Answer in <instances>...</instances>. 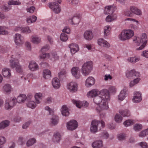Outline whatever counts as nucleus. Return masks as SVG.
Here are the masks:
<instances>
[{
	"mask_svg": "<svg viewBox=\"0 0 148 148\" xmlns=\"http://www.w3.org/2000/svg\"><path fill=\"white\" fill-rule=\"evenodd\" d=\"M6 142V139L4 136H0V146L4 144Z\"/></svg>",
	"mask_w": 148,
	"mask_h": 148,
	"instance_id": "60",
	"label": "nucleus"
},
{
	"mask_svg": "<svg viewBox=\"0 0 148 148\" xmlns=\"http://www.w3.org/2000/svg\"><path fill=\"white\" fill-rule=\"evenodd\" d=\"M10 122L8 120L3 121L0 123V130L4 129L8 126L10 124Z\"/></svg>",
	"mask_w": 148,
	"mask_h": 148,
	"instance_id": "35",
	"label": "nucleus"
},
{
	"mask_svg": "<svg viewBox=\"0 0 148 148\" xmlns=\"http://www.w3.org/2000/svg\"><path fill=\"white\" fill-rule=\"evenodd\" d=\"M108 90L110 93H115L116 92V88L114 86H110Z\"/></svg>",
	"mask_w": 148,
	"mask_h": 148,
	"instance_id": "59",
	"label": "nucleus"
},
{
	"mask_svg": "<svg viewBox=\"0 0 148 148\" xmlns=\"http://www.w3.org/2000/svg\"><path fill=\"white\" fill-rule=\"evenodd\" d=\"M147 36L145 34H142L140 36H134L133 38V43L137 46L142 45L137 49L138 50L143 49L145 47L147 42Z\"/></svg>",
	"mask_w": 148,
	"mask_h": 148,
	"instance_id": "2",
	"label": "nucleus"
},
{
	"mask_svg": "<svg viewBox=\"0 0 148 148\" xmlns=\"http://www.w3.org/2000/svg\"><path fill=\"white\" fill-rule=\"evenodd\" d=\"M111 29V28L110 25H107L104 27L103 33L104 38H106L109 34Z\"/></svg>",
	"mask_w": 148,
	"mask_h": 148,
	"instance_id": "33",
	"label": "nucleus"
},
{
	"mask_svg": "<svg viewBox=\"0 0 148 148\" xmlns=\"http://www.w3.org/2000/svg\"><path fill=\"white\" fill-rule=\"evenodd\" d=\"M105 126L104 121L102 120L100 121L96 120H93L91 123L90 128V132L92 133H95L98 130H101Z\"/></svg>",
	"mask_w": 148,
	"mask_h": 148,
	"instance_id": "3",
	"label": "nucleus"
},
{
	"mask_svg": "<svg viewBox=\"0 0 148 148\" xmlns=\"http://www.w3.org/2000/svg\"><path fill=\"white\" fill-rule=\"evenodd\" d=\"M2 73L3 75L7 78H10L11 76L10 70L7 68H4L2 70Z\"/></svg>",
	"mask_w": 148,
	"mask_h": 148,
	"instance_id": "28",
	"label": "nucleus"
},
{
	"mask_svg": "<svg viewBox=\"0 0 148 148\" xmlns=\"http://www.w3.org/2000/svg\"><path fill=\"white\" fill-rule=\"evenodd\" d=\"M60 140V135L59 133L57 132L53 135V141L55 143H58Z\"/></svg>",
	"mask_w": 148,
	"mask_h": 148,
	"instance_id": "39",
	"label": "nucleus"
},
{
	"mask_svg": "<svg viewBox=\"0 0 148 148\" xmlns=\"http://www.w3.org/2000/svg\"><path fill=\"white\" fill-rule=\"evenodd\" d=\"M140 59L139 57H132L128 58L127 59L128 62L132 63H135L136 62L138 61Z\"/></svg>",
	"mask_w": 148,
	"mask_h": 148,
	"instance_id": "40",
	"label": "nucleus"
},
{
	"mask_svg": "<svg viewBox=\"0 0 148 148\" xmlns=\"http://www.w3.org/2000/svg\"><path fill=\"white\" fill-rule=\"evenodd\" d=\"M133 70L130 71H127L126 74V77L128 78H132L133 74Z\"/></svg>",
	"mask_w": 148,
	"mask_h": 148,
	"instance_id": "57",
	"label": "nucleus"
},
{
	"mask_svg": "<svg viewBox=\"0 0 148 148\" xmlns=\"http://www.w3.org/2000/svg\"><path fill=\"white\" fill-rule=\"evenodd\" d=\"M134 123V120H128L123 122V124L125 127H127L133 125Z\"/></svg>",
	"mask_w": 148,
	"mask_h": 148,
	"instance_id": "46",
	"label": "nucleus"
},
{
	"mask_svg": "<svg viewBox=\"0 0 148 148\" xmlns=\"http://www.w3.org/2000/svg\"><path fill=\"white\" fill-rule=\"evenodd\" d=\"M134 34V31L131 29H124L119 34L118 38L121 41H125L131 38L133 36Z\"/></svg>",
	"mask_w": 148,
	"mask_h": 148,
	"instance_id": "5",
	"label": "nucleus"
},
{
	"mask_svg": "<svg viewBox=\"0 0 148 148\" xmlns=\"http://www.w3.org/2000/svg\"><path fill=\"white\" fill-rule=\"evenodd\" d=\"M36 140L35 138H30L26 142V145L27 147L31 146L36 143Z\"/></svg>",
	"mask_w": 148,
	"mask_h": 148,
	"instance_id": "44",
	"label": "nucleus"
},
{
	"mask_svg": "<svg viewBox=\"0 0 148 148\" xmlns=\"http://www.w3.org/2000/svg\"><path fill=\"white\" fill-rule=\"evenodd\" d=\"M143 126L140 124H136L134 126L133 129L136 132H139L142 130Z\"/></svg>",
	"mask_w": 148,
	"mask_h": 148,
	"instance_id": "48",
	"label": "nucleus"
},
{
	"mask_svg": "<svg viewBox=\"0 0 148 148\" xmlns=\"http://www.w3.org/2000/svg\"><path fill=\"white\" fill-rule=\"evenodd\" d=\"M8 4L10 5H20L21 4V3L19 0H12L9 1Z\"/></svg>",
	"mask_w": 148,
	"mask_h": 148,
	"instance_id": "49",
	"label": "nucleus"
},
{
	"mask_svg": "<svg viewBox=\"0 0 148 148\" xmlns=\"http://www.w3.org/2000/svg\"><path fill=\"white\" fill-rule=\"evenodd\" d=\"M97 44L100 46L105 48H109L110 47L109 43L103 38L99 39L97 40Z\"/></svg>",
	"mask_w": 148,
	"mask_h": 148,
	"instance_id": "14",
	"label": "nucleus"
},
{
	"mask_svg": "<svg viewBox=\"0 0 148 148\" xmlns=\"http://www.w3.org/2000/svg\"><path fill=\"white\" fill-rule=\"evenodd\" d=\"M62 32L66 33L67 34L70 33V29L69 26H65L62 30Z\"/></svg>",
	"mask_w": 148,
	"mask_h": 148,
	"instance_id": "64",
	"label": "nucleus"
},
{
	"mask_svg": "<svg viewBox=\"0 0 148 148\" xmlns=\"http://www.w3.org/2000/svg\"><path fill=\"white\" fill-rule=\"evenodd\" d=\"M26 98L27 97L25 95L21 94L18 97L16 101L19 103H23L25 101Z\"/></svg>",
	"mask_w": 148,
	"mask_h": 148,
	"instance_id": "31",
	"label": "nucleus"
},
{
	"mask_svg": "<svg viewBox=\"0 0 148 148\" xmlns=\"http://www.w3.org/2000/svg\"><path fill=\"white\" fill-rule=\"evenodd\" d=\"M43 77L45 79H48L51 77L50 71L48 69H45L43 71Z\"/></svg>",
	"mask_w": 148,
	"mask_h": 148,
	"instance_id": "37",
	"label": "nucleus"
},
{
	"mask_svg": "<svg viewBox=\"0 0 148 148\" xmlns=\"http://www.w3.org/2000/svg\"><path fill=\"white\" fill-rule=\"evenodd\" d=\"M60 39L62 41L65 42L68 39V36L66 34L64 33H62L60 34Z\"/></svg>",
	"mask_w": 148,
	"mask_h": 148,
	"instance_id": "50",
	"label": "nucleus"
},
{
	"mask_svg": "<svg viewBox=\"0 0 148 148\" xmlns=\"http://www.w3.org/2000/svg\"><path fill=\"white\" fill-rule=\"evenodd\" d=\"M99 95L100 96L97 95L94 98L93 101L97 105L100 104L96 108L97 110L100 112L108 109V102L110 100V96L108 90L106 89L100 91Z\"/></svg>",
	"mask_w": 148,
	"mask_h": 148,
	"instance_id": "1",
	"label": "nucleus"
},
{
	"mask_svg": "<svg viewBox=\"0 0 148 148\" xmlns=\"http://www.w3.org/2000/svg\"><path fill=\"white\" fill-rule=\"evenodd\" d=\"M41 40V38L37 35L32 36L31 37V41L34 44H38L40 43Z\"/></svg>",
	"mask_w": 148,
	"mask_h": 148,
	"instance_id": "20",
	"label": "nucleus"
},
{
	"mask_svg": "<svg viewBox=\"0 0 148 148\" xmlns=\"http://www.w3.org/2000/svg\"><path fill=\"white\" fill-rule=\"evenodd\" d=\"M119 113L124 117H128L130 116V112L128 110H121L119 111Z\"/></svg>",
	"mask_w": 148,
	"mask_h": 148,
	"instance_id": "36",
	"label": "nucleus"
},
{
	"mask_svg": "<svg viewBox=\"0 0 148 148\" xmlns=\"http://www.w3.org/2000/svg\"><path fill=\"white\" fill-rule=\"evenodd\" d=\"M92 67V63L91 62H88L84 63L83 65L81 72L84 76H87L90 73Z\"/></svg>",
	"mask_w": 148,
	"mask_h": 148,
	"instance_id": "7",
	"label": "nucleus"
},
{
	"mask_svg": "<svg viewBox=\"0 0 148 148\" xmlns=\"http://www.w3.org/2000/svg\"><path fill=\"white\" fill-rule=\"evenodd\" d=\"M114 119L116 122L120 123L122 121L123 118L119 114H116L115 116Z\"/></svg>",
	"mask_w": 148,
	"mask_h": 148,
	"instance_id": "51",
	"label": "nucleus"
},
{
	"mask_svg": "<svg viewBox=\"0 0 148 148\" xmlns=\"http://www.w3.org/2000/svg\"><path fill=\"white\" fill-rule=\"evenodd\" d=\"M78 84L74 82H72L68 83L67 85V88L70 92H75L78 89Z\"/></svg>",
	"mask_w": 148,
	"mask_h": 148,
	"instance_id": "10",
	"label": "nucleus"
},
{
	"mask_svg": "<svg viewBox=\"0 0 148 148\" xmlns=\"http://www.w3.org/2000/svg\"><path fill=\"white\" fill-rule=\"evenodd\" d=\"M35 10V8L34 6H32L26 9L27 12L30 13H33Z\"/></svg>",
	"mask_w": 148,
	"mask_h": 148,
	"instance_id": "63",
	"label": "nucleus"
},
{
	"mask_svg": "<svg viewBox=\"0 0 148 148\" xmlns=\"http://www.w3.org/2000/svg\"><path fill=\"white\" fill-rule=\"evenodd\" d=\"M130 10L132 12V13L136 15L140 16L142 14L141 10L135 7L131 6L130 8Z\"/></svg>",
	"mask_w": 148,
	"mask_h": 148,
	"instance_id": "22",
	"label": "nucleus"
},
{
	"mask_svg": "<svg viewBox=\"0 0 148 148\" xmlns=\"http://www.w3.org/2000/svg\"><path fill=\"white\" fill-rule=\"evenodd\" d=\"M141 93L139 92H136L134 94L132 99L133 101L135 103H138L141 101L142 97Z\"/></svg>",
	"mask_w": 148,
	"mask_h": 148,
	"instance_id": "18",
	"label": "nucleus"
},
{
	"mask_svg": "<svg viewBox=\"0 0 148 148\" xmlns=\"http://www.w3.org/2000/svg\"><path fill=\"white\" fill-rule=\"evenodd\" d=\"M49 7L55 13L58 14L61 11L60 6L59 4L56 3L55 2L50 3L49 5Z\"/></svg>",
	"mask_w": 148,
	"mask_h": 148,
	"instance_id": "12",
	"label": "nucleus"
},
{
	"mask_svg": "<svg viewBox=\"0 0 148 148\" xmlns=\"http://www.w3.org/2000/svg\"><path fill=\"white\" fill-rule=\"evenodd\" d=\"M124 14L125 16H127L132 17L133 16V15L132 12L130 10H127L124 11Z\"/></svg>",
	"mask_w": 148,
	"mask_h": 148,
	"instance_id": "61",
	"label": "nucleus"
},
{
	"mask_svg": "<svg viewBox=\"0 0 148 148\" xmlns=\"http://www.w3.org/2000/svg\"><path fill=\"white\" fill-rule=\"evenodd\" d=\"M113 7L112 6H108L105 7L104 13L106 14H111L114 12Z\"/></svg>",
	"mask_w": 148,
	"mask_h": 148,
	"instance_id": "27",
	"label": "nucleus"
},
{
	"mask_svg": "<svg viewBox=\"0 0 148 148\" xmlns=\"http://www.w3.org/2000/svg\"><path fill=\"white\" fill-rule=\"evenodd\" d=\"M16 97H11L8 98L5 102L4 108L6 110H10L16 104Z\"/></svg>",
	"mask_w": 148,
	"mask_h": 148,
	"instance_id": "6",
	"label": "nucleus"
},
{
	"mask_svg": "<svg viewBox=\"0 0 148 148\" xmlns=\"http://www.w3.org/2000/svg\"><path fill=\"white\" fill-rule=\"evenodd\" d=\"M127 95L126 90L125 89L122 90L118 95V99L121 101L124 100Z\"/></svg>",
	"mask_w": 148,
	"mask_h": 148,
	"instance_id": "26",
	"label": "nucleus"
},
{
	"mask_svg": "<svg viewBox=\"0 0 148 148\" xmlns=\"http://www.w3.org/2000/svg\"><path fill=\"white\" fill-rule=\"evenodd\" d=\"M117 17V16L116 14H113L111 15H108L106 17V21L107 22H110L116 20Z\"/></svg>",
	"mask_w": 148,
	"mask_h": 148,
	"instance_id": "32",
	"label": "nucleus"
},
{
	"mask_svg": "<svg viewBox=\"0 0 148 148\" xmlns=\"http://www.w3.org/2000/svg\"><path fill=\"white\" fill-rule=\"evenodd\" d=\"M12 88L10 85L8 84H5L3 87L4 92L6 93H10L12 90Z\"/></svg>",
	"mask_w": 148,
	"mask_h": 148,
	"instance_id": "34",
	"label": "nucleus"
},
{
	"mask_svg": "<svg viewBox=\"0 0 148 148\" xmlns=\"http://www.w3.org/2000/svg\"><path fill=\"white\" fill-rule=\"evenodd\" d=\"M73 103L79 108L82 107L86 108L89 105L87 101H81L79 100H73Z\"/></svg>",
	"mask_w": 148,
	"mask_h": 148,
	"instance_id": "11",
	"label": "nucleus"
},
{
	"mask_svg": "<svg viewBox=\"0 0 148 148\" xmlns=\"http://www.w3.org/2000/svg\"><path fill=\"white\" fill-rule=\"evenodd\" d=\"M100 91L97 89H94L89 91L87 93V96L89 98H94L99 94Z\"/></svg>",
	"mask_w": 148,
	"mask_h": 148,
	"instance_id": "17",
	"label": "nucleus"
},
{
	"mask_svg": "<svg viewBox=\"0 0 148 148\" xmlns=\"http://www.w3.org/2000/svg\"><path fill=\"white\" fill-rule=\"evenodd\" d=\"M59 59V57L55 53H52L51 55V60L52 61L57 60Z\"/></svg>",
	"mask_w": 148,
	"mask_h": 148,
	"instance_id": "62",
	"label": "nucleus"
},
{
	"mask_svg": "<svg viewBox=\"0 0 148 148\" xmlns=\"http://www.w3.org/2000/svg\"><path fill=\"white\" fill-rule=\"evenodd\" d=\"M78 127V123L77 121L72 120L66 124V127L68 130L72 131L75 130Z\"/></svg>",
	"mask_w": 148,
	"mask_h": 148,
	"instance_id": "9",
	"label": "nucleus"
},
{
	"mask_svg": "<svg viewBox=\"0 0 148 148\" xmlns=\"http://www.w3.org/2000/svg\"><path fill=\"white\" fill-rule=\"evenodd\" d=\"M133 79H134L136 78H140V74L139 72L133 70Z\"/></svg>",
	"mask_w": 148,
	"mask_h": 148,
	"instance_id": "56",
	"label": "nucleus"
},
{
	"mask_svg": "<svg viewBox=\"0 0 148 148\" xmlns=\"http://www.w3.org/2000/svg\"><path fill=\"white\" fill-rule=\"evenodd\" d=\"M101 137L104 139H107L109 137V134L106 131H104L101 133Z\"/></svg>",
	"mask_w": 148,
	"mask_h": 148,
	"instance_id": "52",
	"label": "nucleus"
},
{
	"mask_svg": "<svg viewBox=\"0 0 148 148\" xmlns=\"http://www.w3.org/2000/svg\"><path fill=\"white\" fill-rule=\"evenodd\" d=\"M7 28L4 26H0V35H5L8 34V32L6 30Z\"/></svg>",
	"mask_w": 148,
	"mask_h": 148,
	"instance_id": "41",
	"label": "nucleus"
},
{
	"mask_svg": "<svg viewBox=\"0 0 148 148\" xmlns=\"http://www.w3.org/2000/svg\"><path fill=\"white\" fill-rule=\"evenodd\" d=\"M80 22V19L77 17L74 16L72 19L69 20V23L73 25H77Z\"/></svg>",
	"mask_w": 148,
	"mask_h": 148,
	"instance_id": "30",
	"label": "nucleus"
},
{
	"mask_svg": "<svg viewBox=\"0 0 148 148\" xmlns=\"http://www.w3.org/2000/svg\"><path fill=\"white\" fill-rule=\"evenodd\" d=\"M32 32V30L28 26L22 27L21 33L27 34Z\"/></svg>",
	"mask_w": 148,
	"mask_h": 148,
	"instance_id": "43",
	"label": "nucleus"
},
{
	"mask_svg": "<svg viewBox=\"0 0 148 148\" xmlns=\"http://www.w3.org/2000/svg\"><path fill=\"white\" fill-rule=\"evenodd\" d=\"M42 97V94L40 92L37 93L35 94L34 98L37 104H39L40 103Z\"/></svg>",
	"mask_w": 148,
	"mask_h": 148,
	"instance_id": "29",
	"label": "nucleus"
},
{
	"mask_svg": "<svg viewBox=\"0 0 148 148\" xmlns=\"http://www.w3.org/2000/svg\"><path fill=\"white\" fill-rule=\"evenodd\" d=\"M60 110L63 116H67L69 114V111L68 108L65 105L62 106Z\"/></svg>",
	"mask_w": 148,
	"mask_h": 148,
	"instance_id": "25",
	"label": "nucleus"
},
{
	"mask_svg": "<svg viewBox=\"0 0 148 148\" xmlns=\"http://www.w3.org/2000/svg\"><path fill=\"white\" fill-rule=\"evenodd\" d=\"M20 57V56L19 54H14L11 56L10 60L11 67L12 68L15 67L16 71L18 73L22 71L21 67L19 65L18 60Z\"/></svg>",
	"mask_w": 148,
	"mask_h": 148,
	"instance_id": "4",
	"label": "nucleus"
},
{
	"mask_svg": "<svg viewBox=\"0 0 148 148\" xmlns=\"http://www.w3.org/2000/svg\"><path fill=\"white\" fill-rule=\"evenodd\" d=\"M36 103L34 101H29L27 104V106L32 109L35 108L36 106Z\"/></svg>",
	"mask_w": 148,
	"mask_h": 148,
	"instance_id": "47",
	"label": "nucleus"
},
{
	"mask_svg": "<svg viewBox=\"0 0 148 148\" xmlns=\"http://www.w3.org/2000/svg\"><path fill=\"white\" fill-rule=\"evenodd\" d=\"M39 56V58L40 59H44L45 58H49L50 56V54L48 53H43V52H40Z\"/></svg>",
	"mask_w": 148,
	"mask_h": 148,
	"instance_id": "45",
	"label": "nucleus"
},
{
	"mask_svg": "<svg viewBox=\"0 0 148 148\" xmlns=\"http://www.w3.org/2000/svg\"><path fill=\"white\" fill-rule=\"evenodd\" d=\"M126 134H120L117 135V138L119 140H123L125 139Z\"/></svg>",
	"mask_w": 148,
	"mask_h": 148,
	"instance_id": "55",
	"label": "nucleus"
},
{
	"mask_svg": "<svg viewBox=\"0 0 148 148\" xmlns=\"http://www.w3.org/2000/svg\"><path fill=\"white\" fill-rule=\"evenodd\" d=\"M50 48V46L49 45H45L43 46L40 51V52H44L48 50Z\"/></svg>",
	"mask_w": 148,
	"mask_h": 148,
	"instance_id": "53",
	"label": "nucleus"
},
{
	"mask_svg": "<svg viewBox=\"0 0 148 148\" xmlns=\"http://www.w3.org/2000/svg\"><path fill=\"white\" fill-rule=\"evenodd\" d=\"M85 38L88 40H91L93 37V33L92 31H86L84 35Z\"/></svg>",
	"mask_w": 148,
	"mask_h": 148,
	"instance_id": "24",
	"label": "nucleus"
},
{
	"mask_svg": "<svg viewBox=\"0 0 148 148\" xmlns=\"http://www.w3.org/2000/svg\"><path fill=\"white\" fill-rule=\"evenodd\" d=\"M37 19V17L36 16L32 15L30 16L27 18L26 21L28 23H31L35 22Z\"/></svg>",
	"mask_w": 148,
	"mask_h": 148,
	"instance_id": "38",
	"label": "nucleus"
},
{
	"mask_svg": "<svg viewBox=\"0 0 148 148\" xmlns=\"http://www.w3.org/2000/svg\"><path fill=\"white\" fill-rule=\"evenodd\" d=\"M25 46L27 50L28 51H30L32 49V47L30 43L29 42H27L25 43Z\"/></svg>",
	"mask_w": 148,
	"mask_h": 148,
	"instance_id": "58",
	"label": "nucleus"
},
{
	"mask_svg": "<svg viewBox=\"0 0 148 148\" xmlns=\"http://www.w3.org/2000/svg\"><path fill=\"white\" fill-rule=\"evenodd\" d=\"M95 81V79L93 77L91 76L89 77L85 81V86L87 87H90L94 84Z\"/></svg>",
	"mask_w": 148,
	"mask_h": 148,
	"instance_id": "16",
	"label": "nucleus"
},
{
	"mask_svg": "<svg viewBox=\"0 0 148 148\" xmlns=\"http://www.w3.org/2000/svg\"><path fill=\"white\" fill-rule=\"evenodd\" d=\"M14 41L17 46H21L24 43L23 37L20 34H16L14 36Z\"/></svg>",
	"mask_w": 148,
	"mask_h": 148,
	"instance_id": "8",
	"label": "nucleus"
},
{
	"mask_svg": "<svg viewBox=\"0 0 148 148\" xmlns=\"http://www.w3.org/2000/svg\"><path fill=\"white\" fill-rule=\"evenodd\" d=\"M93 148H101L103 146V142L101 140H97L93 142L91 145Z\"/></svg>",
	"mask_w": 148,
	"mask_h": 148,
	"instance_id": "21",
	"label": "nucleus"
},
{
	"mask_svg": "<svg viewBox=\"0 0 148 148\" xmlns=\"http://www.w3.org/2000/svg\"><path fill=\"white\" fill-rule=\"evenodd\" d=\"M51 84L53 87L55 89H58L60 86V81L57 77H55L53 79Z\"/></svg>",
	"mask_w": 148,
	"mask_h": 148,
	"instance_id": "19",
	"label": "nucleus"
},
{
	"mask_svg": "<svg viewBox=\"0 0 148 148\" xmlns=\"http://www.w3.org/2000/svg\"><path fill=\"white\" fill-rule=\"evenodd\" d=\"M58 121L59 119L58 116L56 115H53L51 119V123L53 125H56L58 123Z\"/></svg>",
	"mask_w": 148,
	"mask_h": 148,
	"instance_id": "42",
	"label": "nucleus"
},
{
	"mask_svg": "<svg viewBox=\"0 0 148 148\" xmlns=\"http://www.w3.org/2000/svg\"><path fill=\"white\" fill-rule=\"evenodd\" d=\"M72 75L75 78L78 79L80 76V71L78 67H74L71 69Z\"/></svg>",
	"mask_w": 148,
	"mask_h": 148,
	"instance_id": "15",
	"label": "nucleus"
},
{
	"mask_svg": "<svg viewBox=\"0 0 148 148\" xmlns=\"http://www.w3.org/2000/svg\"><path fill=\"white\" fill-rule=\"evenodd\" d=\"M25 141L23 136H20L18 139V143L19 145H22L25 143Z\"/></svg>",
	"mask_w": 148,
	"mask_h": 148,
	"instance_id": "54",
	"label": "nucleus"
},
{
	"mask_svg": "<svg viewBox=\"0 0 148 148\" xmlns=\"http://www.w3.org/2000/svg\"><path fill=\"white\" fill-rule=\"evenodd\" d=\"M29 68L31 71H36L38 69V66L35 62L32 61L29 63Z\"/></svg>",
	"mask_w": 148,
	"mask_h": 148,
	"instance_id": "23",
	"label": "nucleus"
},
{
	"mask_svg": "<svg viewBox=\"0 0 148 148\" xmlns=\"http://www.w3.org/2000/svg\"><path fill=\"white\" fill-rule=\"evenodd\" d=\"M68 47L70 49L71 53L73 55L79 50V47L78 45L73 43L69 44Z\"/></svg>",
	"mask_w": 148,
	"mask_h": 148,
	"instance_id": "13",
	"label": "nucleus"
}]
</instances>
